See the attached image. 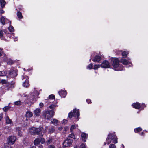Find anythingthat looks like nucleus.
I'll use <instances>...</instances> for the list:
<instances>
[{"label":"nucleus","instance_id":"1","mask_svg":"<svg viewBox=\"0 0 148 148\" xmlns=\"http://www.w3.org/2000/svg\"><path fill=\"white\" fill-rule=\"evenodd\" d=\"M42 127H40L39 128L32 127L29 129V132L32 135H39L42 133Z\"/></svg>","mask_w":148,"mask_h":148},{"label":"nucleus","instance_id":"2","mask_svg":"<svg viewBox=\"0 0 148 148\" xmlns=\"http://www.w3.org/2000/svg\"><path fill=\"white\" fill-rule=\"evenodd\" d=\"M39 95L38 92L36 90H34L30 94L29 99L32 103H34L36 101V99L38 98V96Z\"/></svg>","mask_w":148,"mask_h":148},{"label":"nucleus","instance_id":"3","mask_svg":"<svg viewBox=\"0 0 148 148\" xmlns=\"http://www.w3.org/2000/svg\"><path fill=\"white\" fill-rule=\"evenodd\" d=\"M73 112H71L68 114V117L71 118L73 116H74L78 120L79 116V110L75 109L73 110Z\"/></svg>","mask_w":148,"mask_h":148},{"label":"nucleus","instance_id":"4","mask_svg":"<svg viewBox=\"0 0 148 148\" xmlns=\"http://www.w3.org/2000/svg\"><path fill=\"white\" fill-rule=\"evenodd\" d=\"M55 112L53 110H47L44 112L43 116L47 119H49L53 116Z\"/></svg>","mask_w":148,"mask_h":148},{"label":"nucleus","instance_id":"5","mask_svg":"<svg viewBox=\"0 0 148 148\" xmlns=\"http://www.w3.org/2000/svg\"><path fill=\"white\" fill-rule=\"evenodd\" d=\"M112 65L114 69L116 71H121L122 69L120 68L121 65H119V61L117 58H115L113 60Z\"/></svg>","mask_w":148,"mask_h":148},{"label":"nucleus","instance_id":"6","mask_svg":"<svg viewBox=\"0 0 148 148\" xmlns=\"http://www.w3.org/2000/svg\"><path fill=\"white\" fill-rule=\"evenodd\" d=\"M73 142L71 138H67L63 143V145L65 147H69L72 144Z\"/></svg>","mask_w":148,"mask_h":148},{"label":"nucleus","instance_id":"7","mask_svg":"<svg viewBox=\"0 0 148 148\" xmlns=\"http://www.w3.org/2000/svg\"><path fill=\"white\" fill-rule=\"evenodd\" d=\"M16 138L14 136H11L9 137L8 139V142L12 145L14 144V142L16 140Z\"/></svg>","mask_w":148,"mask_h":148},{"label":"nucleus","instance_id":"8","mask_svg":"<svg viewBox=\"0 0 148 148\" xmlns=\"http://www.w3.org/2000/svg\"><path fill=\"white\" fill-rule=\"evenodd\" d=\"M130 60V59H128V60H127L126 59L122 58L120 62L124 65H127L128 64H130L131 65H129V66H127V67H128L132 65L131 62L128 61Z\"/></svg>","mask_w":148,"mask_h":148},{"label":"nucleus","instance_id":"9","mask_svg":"<svg viewBox=\"0 0 148 148\" xmlns=\"http://www.w3.org/2000/svg\"><path fill=\"white\" fill-rule=\"evenodd\" d=\"M7 72H8L9 75H10V76L13 77H16L17 75L16 70L12 69L10 71H8Z\"/></svg>","mask_w":148,"mask_h":148},{"label":"nucleus","instance_id":"10","mask_svg":"<svg viewBox=\"0 0 148 148\" xmlns=\"http://www.w3.org/2000/svg\"><path fill=\"white\" fill-rule=\"evenodd\" d=\"M101 67L104 68H109L110 65L108 61L105 60L101 64Z\"/></svg>","mask_w":148,"mask_h":148},{"label":"nucleus","instance_id":"11","mask_svg":"<svg viewBox=\"0 0 148 148\" xmlns=\"http://www.w3.org/2000/svg\"><path fill=\"white\" fill-rule=\"evenodd\" d=\"M0 22L3 25H4L5 24V22H6L7 23L8 22L9 25H10L11 24V22L10 21L7 19L5 20V18L3 16H2L0 18Z\"/></svg>","mask_w":148,"mask_h":148},{"label":"nucleus","instance_id":"12","mask_svg":"<svg viewBox=\"0 0 148 148\" xmlns=\"http://www.w3.org/2000/svg\"><path fill=\"white\" fill-rule=\"evenodd\" d=\"M59 95L62 97H64L67 94L66 91L62 89L60 91H59Z\"/></svg>","mask_w":148,"mask_h":148},{"label":"nucleus","instance_id":"13","mask_svg":"<svg viewBox=\"0 0 148 148\" xmlns=\"http://www.w3.org/2000/svg\"><path fill=\"white\" fill-rule=\"evenodd\" d=\"M25 78L26 80L25 82L23 83V86L24 87L27 88L29 86V84L28 82V77L27 76H25Z\"/></svg>","mask_w":148,"mask_h":148},{"label":"nucleus","instance_id":"14","mask_svg":"<svg viewBox=\"0 0 148 148\" xmlns=\"http://www.w3.org/2000/svg\"><path fill=\"white\" fill-rule=\"evenodd\" d=\"M132 106L136 109H138L141 107L140 104L138 102L134 103L132 104Z\"/></svg>","mask_w":148,"mask_h":148},{"label":"nucleus","instance_id":"15","mask_svg":"<svg viewBox=\"0 0 148 148\" xmlns=\"http://www.w3.org/2000/svg\"><path fill=\"white\" fill-rule=\"evenodd\" d=\"M81 137L82 140L85 142L87 138V134L85 133H83L81 134Z\"/></svg>","mask_w":148,"mask_h":148},{"label":"nucleus","instance_id":"16","mask_svg":"<svg viewBox=\"0 0 148 148\" xmlns=\"http://www.w3.org/2000/svg\"><path fill=\"white\" fill-rule=\"evenodd\" d=\"M116 137V136L114 134H110L108 136V139H109L110 140H111L114 139H115Z\"/></svg>","mask_w":148,"mask_h":148},{"label":"nucleus","instance_id":"17","mask_svg":"<svg viewBox=\"0 0 148 148\" xmlns=\"http://www.w3.org/2000/svg\"><path fill=\"white\" fill-rule=\"evenodd\" d=\"M101 59V57L99 56H95L94 59H92V60L94 62H99Z\"/></svg>","mask_w":148,"mask_h":148},{"label":"nucleus","instance_id":"18","mask_svg":"<svg viewBox=\"0 0 148 148\" xmlns=\"http://www.w3.org/2000/svg\"><path fill=\"white\" fill-rule=\"evenodd\" d=\"M5 119L7 124H11L12 123V121L8 115H6Z\"/></svg>","mask_w":148,"mask_h":148},{"label":"nucleus","instance_id":"19","mask_svg":"<svg viewBox=\"0 0 148 148\" xmlns=\"http://www.w3.org/2000/svg\"><path fill=\"white\" fill-rule=\"evenodd\" d=\"M40 110L39 108L36 109L34 111L35 114L37 116H39L40 114Z\"/></svg>","mask_w":148,"mask_h":148},{"label":"nucleus","instance_id":"20","mask_svg":"<svg viewBox=\"0 0 148 148\" xmlns=\"http://www.w3.org/2000/svg\"><path fill=\"white\" fill-rule=\"evenodd\" d=\"M21 128L20 127L17 128L16 129V132L17 134L20 137H21L22 135V133L20 131Z\"/></svg>","mask_w":148,"mask_h":148},{"label":"nucleus","instance_id":"21","mask_svg":"<svg viewBox=\"0 0 148 148\" xmlns=\"http://www.w3.org/2000/svg\"><path fill=\"white\" fill-rule=\"evenodd\" d=\"M51 123L55 125H57L58 124V121L56 119H53L51 120Z\"/></svg>","mask_w":148,"mask_h":148},{"label":"nucleus","instance_id":"22","mask_svg":"<svg viewBox=\"0 0 148 148\" xmlns=\"http://www.w3.org/2000/svg\"><path fill=\"white\" fill-rule=\"evenodd\" d=\"M10 143L8 142L4 144V148H12V147L10 145Z\"/></svg>","mask_w":148,"mask_h":148},{"label":"nucleus","instance_id":"23","mask_svg":"<svg viewBox=\"0 0 148 148\" xmlns=\"http://www.w3.org/2000/svg\"><path fill=\"white\" fill-rule=\"evenodd\" d=\"M33 116V114L30 112H27L26 113V116L28 118H30L32 117Z\"/></svg>","mask_w":148,"mask_h":148},{"label":"nucleus","instance_id":"24","mask_svg":"<svg viewBox=\"0 0 148 148\" xmlns=\"http://www.w3.org/2000/svg\"><path fill=\"white\" fill-rule=\"evenodd\" d=\"M7 73V72L4 71H0V76H5Z\"/></svg>","mask_w":148,"mask_h":148},{"label":"nucleus","instance_id":"25","mask_svg":"<svg viewBox=\"0 0 148 148\" xmlns=\"http://www.w3.org/2000/svg\"><path fill=\"white\" fill-rule=\"evenodd\" d=\"M55 131L54 127H52L49 129L48 132L49 133L51 134L53 133Z\"/></svg>","mask_w":148,"mask_h":148},{"label":"nucleus","instance_id":"26","mask_svg":"<svg viewBox=\"0 0 148 148\" xmlns=\"http://www.w3.org/2000/svg\"><path fill=\"white\" fill-rule=\"evenodd\" d=\"M5 1H0V4L2 8L6 4Z\"/></svg>","mask_w":148,"mask_h":148},{"label":"nucleus","instance_id":"27","mask_svg":"<svg viewBox=\"0 0 148 148\" xmlns=\"http://www.w3.org/2000/svg\"><path fill=\"white\" fill-rule=\"evenodd\" d=\"M52 138H50L45 142V143L47 144V145L49 144L52 142Z\"/></svg>","mask_w":148,"mask_h":148},{"label":"nucleus","instance_id":"28","mask_svg":"<svg viewBox=\"0 0 148 148\" xmlns=\"http://www.w3.org/2000/svg\"><path fill=\"white\" fill-rule=\"evenodd\" d=\"M40 143V140L39 138H36L34 141V144L35 145H37Z\"/></svg>","mask_w":148,"mask_h":148},{"label":"nucleus","instance_id":"29","mask_svg":"<svg viewBox=\"0 0 148 148\" xmlns=\"http://www.w3.org/2000/svg\"><path fill=\"white\" fill-rule=\"evenodd\" d=\"M11 108V107L9 106H7L4 107L3 108V110L4 112L7 111L8 110L10 109Z\"/></svg>","mask_w":148,"mask_h":148},{"label":"nucleus","instance_id":"30","mask_svg":"<svg viewBox=\"0 0 148 148\" xmlns=\"http://www.w3.org/2000/svg\"><path fill=\"white\" fill-rule=\"evenodd\" d=\"M128 53L126 51H124L122 53V56L123 58H126L127 57Z\"/></svg>","mask_w":148,"mask_h":148},{"label":"nucleus","instance_id":"31","mask_svg":"<svg viewBox=\"0 0 148 148\" xmlns=\"http://www.w3.org/2000/svg\"><path fill=\"white\" fill-rule=\"evenodd\" d=\"M77 127V125H72L70 129V130L71 131V132L73 131V130L75 128H76Z\"/></svg>","mask_w":148,"mask_h":148},{"label":"nucleus","instance_id":"32","mask_svg":"<svg viewBox=\"0 0 148 148\" xmlns=\"http://www.w3.org/2000/svg\"><path fill=\"white\" fill-rule=\"evenodd\" d=\"M17 14L19 19H21L23 18V16L22 15V13L20 12H18L17 13Z\"/></svg>","mask_w":148,"mask_h":148},{"label":"nucleus","instance_id":"33","mask_svg":"<svg viewBox=\"0 0 148 148\" xmlns=\"http://www.w3.org/2000/svg\"><path fill=\"white\" fill-rule=\"evenodd\" d=\"M10 25H10H9L10 26L9 27L8 29L10 32H12L14 31V28L12 26H11Z\"/></svg>","mask_w":148,"mask_h":148},{"label":"nucleus","instance_id":"34","mask_svg":"<svg viewBox=\"0 0 148 148\" xmlns=\"http://www.w3.org/2000/svg\"><path fill=\"white\" fill-rule=\"evenodd\" d=\"M142 130V129L140 127H138L134 129V131L135 132H138L141 131Z\"/></svg>","mask_w":148,"mask_h":148},{"label":"nucleus","instance_id":"35","mask_svg":"<svg viewBox=\"0 0 148 148\" xmlns=\"http://www.w3.org/2000/svg\"><path fill=\"white\" fill-rule=\"evenodd\" d=\"M55 98V96L53 94H51L49 96V98L50 99H54Z\"/></svg>","mask_w":148,"mask_h":148},{"label":"nucleus","instance_id":"36","mask_svg":"<svg viewBox=\"0 0 148 148\" xmlns=\"http://www.w3.org/2000/svg\"><path fill=\"white\" fill-rule=\"evenodd\" d=\"M14 103L16 105H21V103L20 101H18L15 102Z\"/></svg>","mask_w":148,"mask_h":148},{"label":"nucleus","instance_id":"37","mask_svg":"<svg viewBox=\"0 0 148 148\" xmlns=\"http://www.w3.org/2000/svg\"><path fill=\"white\" fill-rule=\"evenodd\" d=\"M2 84H6L7 83V79H2L1 80V82Z\"/></svg>","mask_w":148,"mask_h":148},{"label":"nucleus","instance_id":"38","mask_svg":"<svg viewBox=\"0 0 148 148\" xmlns=\"http://www.w3.org/2000/svg\"><path fill=\"white\" fill-rule=\"evenodd\" d=\"M93 66V65L91 63L87 66V69H91L92 68Z\"/></svg>","mask_w":148,"mask_h":148},{"label":"nucleus","instance_id":"39","mask_svg":"<svg viewBox=\"0 0 148 148\" xmlns=\"http://www.w3.org/2000/svg\"><path fill=\"white\" fill-rule=\"evenodd\" d=\"M101 66V65H95L94 66L93 69L95 70H96L98 68H99Z\"/></svg>","mask_w":148,"mask_h":148},{"label":"nucleus","instance_id":"40","mask_svg":"<svg viewBox=\"0 0 148 148\" xmlns=\"http://www.w3.org/2000/svg\"><path fill=\"white\" fill-rule=\"evenodd\" d=\"M56 107V106L54 105H50L49 106V108L51 109H53L55 108Z\"/></svg>","mask_w":148,"mask_h":148},{"label":"nucleus","instance_id":"41","mask_svg":"<svg viewBox=\"0 0 148 148\" xmlns=\"http://www.w3.org/2000/svg\"><path fill=\"white\" fill-rule=\"evenodd\" d=\"M40 141L42 144H43L45 142V139L43 138H41L40 139Z\"/></svg>","mask_w":148,"mask_h":148},{"label":"nucleus","instance_id":"42","mask_svg":"<svg viewBox=\"0 0 148 148\" xmlns=\"http://www.w3.org/2000/svg\"><path fill=\"white\" fill-rule=\"evenodd\" d=\"M79 147L80 148H86L85 144L83 143H82L81 145Z\"/></svg>","mask_w":148,"mask_h":148},{"label":"nucleus","instance_id":"43","mask_svg":"<svg viewBox=\"0 0 148 148\" xmlns=\"http://www.w3.org/2000/svg\"><path fill=\"white\" fill-rule=\"evenodd\" d=\"M110 148H115L116 146L115 145L113 144H111L109 145Z\"/></svg>","mask_w":148,"mask_h":148},{"label":"nucleus","instance_id":"44","mask_svg":"<svg viewBox=\"0 0 148 148\" xmlns=\"http://www.w3.org/2000/svg\"><path fill=\"white\" fill-rule=\"evenodd\" d=\"M3 35V32L2 30H0V38L2 37Z\"/></svg>","mask_w":148,"mask_h":148},{"label":"nucleus","instance_id":"45","mask_svg":"<svg viewBox=\"0 0 148 148\" xmlns=\"http://www.w3.org/2000/svg\"><path fill=\"white\" fill-rule=\"evenodd\" d=\"M13 61L11 60H9L8 62V64H13Z\"/></svg>","mask_w":148,"mask_h":148},{"label":"nucleus","instance_id":"46","mask_svg":"<svg viewBox=\"0 0 148 148\" xmlns=\"http://www.w3.org/2000/svg\"><path fill=\"white\" fill-rule=\"evenodd\" d=\"M113 142L115 143H117V138H116V137L115 138V139H114L113 140Z\"/></svg>","mask_w":148,"mask_h":148},{"label":"nucleus","instance_id":"47","mask_svg":"<svg viewBox=\"0 0 148 148\" xmlns=\"http://www.w3.org/2000/svg\"><path fill=\"white\" fill-rule=\"evenodd\" d=\"M67 122V121L66 119H64L62 121V124H65Z\"/></svg>","mask_w":148,"mask_h":148},{"label":"nucleus","instance_id":"48","mask_svg":"<svg viewBox=\"0 0 148 148\" xmlns=\"http://www.w3.org/2000/svg\"><path fill=\"white\" fill-rule=\"evenodd\" d=\"M3 114L2 113H0V121H1L3 118Z\"/></svg>","mask_w":148,"mask_h":148},{"label":"nucleus","instance_id":"49","mask_svg":"<svg viewBox=\"0 0 148 148\" xmlns=\"http://www.w3.org/2000/svg\"><path fill=\"white\" fill-rule=\"evenodd\" d=\"M69 137H71V138H73L74 137V135L73 133H71V134H70L69 136Z\"/></svg>","mask_w":148,"mask_h":148},{"label":"nucleus","instance_id":"50","mask_svg":"<svg viewBox=\"0 0 148 148\" xmlns=\"http://www.w3.org/2000/svg\"><path fill=\"white\" fill-rule=\"evenodd\" d=\"M111 140H110L109 139H108V138L106 140V143L107 144H109L110 143Z\"/></svg>","mask_w":148,"mask_h":148},{"label":"nucleus","instance_id":"51","mask_svg":"<svg viewBox=\"0 0 148 148\" xmlns=\"http://www.w3.org/2000/svg\"><path fill=\"white\" fill-rule=\"evenodd\" d=\"M3 49H0V56H1L3 52Z\"/></svg>","mask_w":148,"mask_h":148},{"label":"nucleus","instance_id":"52","mask_svg":"<svg viewBox=\"0 0 148 148\" xmlns=\"http://www.w3.org/2000/svg\"><path fill=\"white\" fill-rule=\"evenodd\" d=\"M44 106L43 103H40L39 104V106L40 108Z\"/></svg>","mask_w":148,"mask_h":148},{"label":"nucleus","instance_id":"53","mask_svg":"<svg viewBox=\"0 0 148 148\" xmlns=\"http://www.w3.org/2000/svg\"><path fill=\"white\" fill-rule=\"evenodd\" d=\"M86 101L88 103H91V101L89 99L86 100Z\"/></svg>","mask_w":148,"mask_h":148},{"label":"nucleus","instance_id":"54","mask_svg":"<svg viewBox=\"0 0 148 148\" xmlns=\"http://www.w3.org/2000/svg\"><path fill=\"white\" fill-rule=\"evenodd\" d=\"M49 148H55L54 146L52 145H50L49 147Z\"/></svg>","mask_w":148,"mask_h":148},{"label":"nucleus","instance_id":"55","mask_svg":"<svg viewBox=\"0 0 148 148\" xmlns=\"http://www.w3.org/2000/svg\"><path fill=\"white\" fill-rule=\"evenodd\" d=\"M43 147L41 145H39L38 146V148H43Z\"/></svg>","mask_w":148,"mask_h":148},{"label":"nucleus","instance_id":"56","mask_svg":"<svg viewBox=\"0 0 148 148\" xmlns=\"http://www.w3.org/2000/svg\"><path fill=\"white\" fill-rule=\"evenodd\" d=\"M0 12L1 14H3L4 12V11L2 10H1Z\"/></svg>","mask_w":148,"mask_h":148},{"label":"nucleus","instance_id":"57","mask_svg":"<svg viewBox=\"0 0 148 148\" xmlns=\"http://www.w3.org/2000/svg\"><path fill=\"white\" fill-rule=\"evenodd\" d=\"M62 127H60L58 128V129L60 130H62Z\"/></svg>","mask_w":148,"mask_h":148},{"label":"nucleus","instance_id":"58","mask_svg":"<svg viewBox=\"0 0 148 148\" xmlns=\"http://www.w3.org/2000/svg\"><path fill=\"white\" fill-rule=\"evenodd\" d=\"M17 39V38H14V41H17V39Z\"/></svg>","mask_w":148,"mask_h":148},{"label":"nucleus","instance_id":"59","mask_svg":"<svg viewBox=\"0 0 148 148\" xmlns=\"http://www.w3.org/2000/svg\"><path fill=\"white\" fill-rule=\"evenodd\" d=\"M30 148H36V147L34 146H33L32 147H31Z\"/></svg>","mask_w":148,"mask_h":148},{"label":"nucleus","instance_id":"60","mask_svg":"<svg viewBox=\"0 0 148 148\" xmlns=\"http://www.w3.org/2000/svg\"><path fill=\"white\" fill-rule=\"evenodd\" d=\"M45 130H47V129L48 128V127L47 126H46L45 127Z\"/></svg>","mask_w":148,"mask_h":148},{"label":"nucleus","instance_id":"61","mask_svg":"<svg viewBox=\"0 0 148 148\" xmlns=\"http://www.w3.org/2000/svg\"><path fill=\"white\" fill-rule=\"evenodd\" d=\"M74 148H77V146H76V147H74Z\"/></svg>","mask_w":148,"mask_h":148},{"label":"nucleus","instance_id":"62","mask_svg":"<svg viewBox=\"0 0 148 148\" xmlns=\"http://www.w3.org/2000/svg\"><path fill=\"white\" fill-rule=\"evenodd\" d=\"M122 146H123V147H124V145H123L122 144Z\"/></svg>","mask_w":148,"mask_h":148},{"label":"nucleus","instance_id":"63","mask_svg":"<svg viewBox=\"0 0 148 148\" xmlns=\"http://www.w3.org/2000/svg\"><path fill=\"white\" fill-rule=\"evenodd\" d=\"M142 105L143 106H145V105L144 104H143Z\"/></svg>","mask_w":148,"mask_h":148},{"label":"nucleus","instance_id":"64","mask_svg":"<svg viewBox=\"0 0 148 148\" xmlns=\"http://www.w3.org/2000/svg\"><path fill=\"white\" fill-rule=\"evenodd\" d=\"M143 132H142V133H141V135H143Z\"/></svg>","mask_w":148,"mask_h":148}]
</instances>
